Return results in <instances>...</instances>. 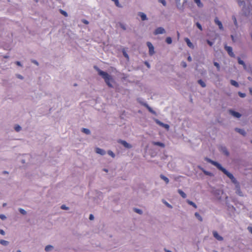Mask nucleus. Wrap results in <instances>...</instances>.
<instances>
[{
  "instance_id": "f257e3e1",
  "label": "nucleus",
  "mask_w": 252,
  "mask_h": 252,
  "mask_svg": "<svg viewBox=\"0 0 252 252\" xmlns=\"http://www.w3.org/2000/svg\"><path fill=\"white\" fill-rule=\"evenodd\" d=\"M205 160L207 162L211 163L212 164L216 166L224 174H225L230 179H231V181L234 183L236 184L237 183L236 179L235 178L234 176L230 173H229L228 171H227L224 168H223L220 163L218 162L212 160V159L205 158Z\"/></svg>"
},
{
  "instance_id": "f03ea898",
  "label": "nucleus",
  "mask_w": 252,
  "mask_h": 252,
  "mask_svg": "<svg viewBox=\"0 0 252 252\" xmlns=\"http://www.w3.org/2000/svg\"><path fill=\"white\" fill-rule=\"evenodd\" d=\"M94 69L98 72V74L101 76L104 80L106 84L110 87H112L110 83V81L112 80L111 76L108 74L107 72L100 70L96 66H94Z\"/></svg>"
},
{
  "instance_id": "7ed1b4c3",
  "label": "nucleus",
  "mask_w": 252,
  "mask_h": 252,
  "mask_svg": "<svg viewBox=\"0 0 252 252\" xmlns=\"http://www.w3.org/2000/svg\"><path fill=\"white\" fill-rule=\"evenodd\" d=\"M147 45L149 48V55L151 56L153 55L155 53V51H154V47L153 44L150 42H147Z\"/></svg>"
},
{
  "instance_id": "20e7f679",
  "label": "nucleus",
  "mask_w": 252,
  "mask_h": 252,
  "mask_svg": "<svg viewBox=\"0 0 252 252\" xmlns=\"http://www.w3.org/2000/svg\"><path fill=\"white\" fill-rule=\"evenodd\" d=\"M165 33V31L164 28L162 27H158L155 30L154 32L155 35H158L159 34H163Z\"/></svg>"
},
{
  "instance_id": "39448f33",
  "label": "nucleus",
  "mask_w": 252,
  "mask_h": 252,
  "mask_svg": "<svg viewBox=\"0 0 252 252\" xmlns=\"http://www.w3.org/2000/svg\"><path fill=\"white\" fill-rule=\"evenodd\" d=\"M224 48L230 57H234L235 55L232 51V48L231 47L225 45Z\"/></svg>"
},
{
  "instance_id": "423d86ee",
  "label": "nucleus",
  "mask_w": 252,
  "mask_h": 252,
  "mask_svg": "<svg viewBox=\"0 0 252 252\" xmlns=\"http://www.w3.org/2000/svg\"><path fill=\"white\" fill-rule=\"evenodd\" d=\"M118 143L122 144L125 148L130 149L132 147V146L127 143L126 141L119 139L118 140Z\"/></svg>"
},
{
  "instance_id": "0eeeda50",
  "label": "nucleus",
  "mask_w": 252,
  "mask_h": 252,
  "mask_svg": "<svg viewBox=\"0 0 252 252\" xmlns=\"http://www.w3.org/2000/svg\"><path fill=\"white\" fill-rule=\"evenodd\" d=\"M213 234L214 237L218 240L221 241L223 240V237L219 235L216 231H213Z\"/></svg>"
},
{
  "instance_id": "6e6552de",
  "label": "nucleus",
  "mask_w": 252,
  "mask_h": 252,
  "mask_svg": "<svg viewBox=\"0 0 252 252\" xmlns=\"http://www.w3.org/2000/svg\"><path fill=\"white\" fill-rule=\"evenodd\" d=\"M215 23L218 25L219 29L221 30H223V26L221 22L219 20L218 17H216L215 19Z\"/></svg>"
},
{
  "instance_id": "1a4fd4ad",
  "label": "nucleus",
  "mask_w": 252,
  "mask_h": 252,
  "mask_svg": "<svg viewBox=\"0 0 252 252\" xmlns=\"http://www.w3.org/2000/svg\"><path fill=\"white\" fill-rule=\"evenodd\" d=\"M229 113L230 114H231L234 117L238 118H239L241 116V115L239 113L235 112L232 110H229Z\"/></svg>"
},
{
  "instance_id": "9d476101",
  "label": "nucleus",
  "mask_w": 252,
  "mask_h": 252,
  "mask_svg": "<svg viewBox=\"0 0 252 252\" xmlns=\"http://www.w3.org/2000/svg\"><path fill=\"white\" fill-rule=\"evenodd\" d=\"M156 123L159 126H160L163 127H165V128H166L167 129H168L169 128V126L168 125L163 124V123L161 122L160 121H159L158 120H156Z\"/></svg>"
},
{
  "instance_id": "9b49d317",
  "label": "nucleus",
  "mask_w": 252,
  "mask_h": 252,
  "mask_svg": "<svg viewBox=\"0 0 252 252\" xmlns=\"http://www.w3.org/2000/svg\"><path fill=\"white\" fill-rule=\"evenodd\" d=\"M185 41L186 42L188 46L190 48H192L193 49L194 48V46L193 45V44L190 42V40L186 37L185 38Z\"/></svg>"
},
{
  "instance_id": "f8f14e48",
  "label": "nucleus",
  "mask_w": 252,
  "mask_h": 252,
  "mask_svg": "<svg viewBox=\"0 0 252 252\" xmlns=\"http://www.w3.org/2000/svg\"><path fill=\"white\" fill-rule=\"evenodd\" d=\"M95 152L96 153L100 154L101 155H104L105 154V152L104 150L99 148H96L95 149Z\"/></svg>"
},
{
  "instance_id": "ddd939ff",
  "label": "nucleus",
  "mask_w": 252,
  "mask_h": 252,
  "mask_svg": "<svg viewBox=\"0 0 252 252\" xmlns=\"http://www.w3.org/2000/svg\"><path fill=\"white\" fill-rule=\"evenodd\" d=\"M235 130L243 136H245L246 134L245 131L243 129L236 128Z\"/></svg>"
},
{
  "instance_id": "4468645a",
  "label": "nucleus",
  "mask_w": 252,
  "mask_h": 252,
  "mask_svg": "<svg viewBox=\"0 0 252 252\" xmlns=\"http://www.w3.org/2000/svg\"><path fill=\"white\" fill-rule=\"evenodd\" d=\"M152 143L154 145L158 146H160V147H162V148H164L165 147V145L163 143H161V142H155V141H154V142H152Z\"/></svg>"
},
{
  "instance_id": "2eb2a0df",
  "label": "nucleus",
  "mask_w": 252,
  "mask_h": 252,
  "mask_svg": "<svg viewBox=\"0 0 252 252\" xmlns=\"http://www.w3.org/2000/svg\"><path fill=\"white\" fill-rule=\"evenodd\" d=\"M138 15L140 16L142 21H145L147 20V16L145 14L142 12H139Z\"/></svg>"
},
{
  "instance_id": "dca6fc26",
  "label": "nucleus",
  "mask_w": 252,
  "mask_h": 252,
  "mask_svg": "<svg viewBox=\"0 0 252 252\" xmlns=\"http://www.w3.org/2000/svg\"><path fill=\"white\" fill-rule=\"evenodd\" d=\"M178 192L183 198H185L187 197L186 194L181 189H178Z\"/></svg>"
},
{
  "instance_id": "f3484780",
  "label": "nucleus",
  "mask_w": 252,
  "mask_h": 252,
  "mask_svg": "<svg viewBox=\"0 0 252 252\" xmlns=\"http://www.w3.org/2000/svg\"><path fill=\"white\" fill-rule=\"evenodd\" d=\"M230 83L232 85L235 86V87H239V84L238 83V82H237L235 80H230Z\"/></svg>"
},
{
  "instance_id": "a211bd4d",
  "label": "nucleus",
  "mask_w": 252,
  "mask_h": 252,
  "mask_svg": "<svg viewBox=\"0 0 252 252\" xmlns=\"http://www.w3.org/2000/svg\"><path fill=\"white\" fill-rule=\"evenodd\" d=\"M160 177L161 178V179L163 180L165 182V183L166 184H168L169 183V179H168V178H167L166 177H165L163 175L161 174L160 175Z\"/></svg>"
},
{
  "instance_id": "6ab92c4d",
  "label": "nucleus",
  "mask_w": 252,
  "mask_h": 252,
  "mask_svg": "<svg viewBox=\"0 0 252 252\" xmlns=\"http://www.w3.org/2000/svg\"><path fill=\"white\" fill-rule=\"evenodd\" d=\"M187 202L190 205L193 206L194 208H197L196 205L192 201L189 200H187Z\"/></svg>"
},
{
  "instance_id": "aec40b11",
  "label": "nucleus",
  "mask_w": 252,
  "mask_h": 252,
  "mask_svg": "<svg viewBox=\"0 0 252 252\" xmlns=\"http://www.w3.org/2000/svg\"><path fill=\"white\" fill-rule=\"evenodd\" d=\"M0 244L3 246H7L9 244V242L6 240L0 239Z\"/></svg>"
},
{
  "instance_id": "412c9836",
  "label": "nucleus",
  "mask_w": 252,
  "mask_h": 252,
  "mask_svg": "<svg viewBox=\"0 0 252 252\" xmlns=\"http://www.w3.org/2000/svg\"><path fill=\"white\" fill-rule=\"evenodd\" d=\"M194 215L199 221H202L203 220L202 218L201 217V216L199 215V214L198 213L196 212L195 213Z\"/></svg>"
},
{
  "instance_id": "4be33fe9",
  "label": "nucleus",
  "mask_w": 252,
  "mask_h": 252,
  "mask_svg": "<svg viewBox=\"0 0 252 252\" xmlns=\"http://www.w3.org/2000/svg\"><path fill=\"white\" fill-rule=\"evenodd\" d=\"M198 84H199L200 85V86L204 88L206 87V84L202 80H201V79L199 80L198 81Z\"/></svg>"
},
{
  "instance_id": "5701e85b",
  "label": "nucleus",
  "mask_w": 252,
  "mask_h": 252,
  "mask_svg": "<svg viewBox=\"0 0 252 252\" xmlns=\"http://www.w3.org/2000/svg\"><path fill=\"white\" fill-rule=\"evenodd\" d=\"M82 131L84 133L87 134H90V130L89 129H87V128H83L82 129Z\"/></svg>"
},
{
  "instance_id": "b1692460",
  "label": "nucleus",
  "mask_w": 252,
  "mask_h": 252,
  "mask_svg": "<svg viewBox=\"0 0 252 252\" xmlns=\"http://www.w3.org/2000/svg\"><path fill=\"white\" fill-rule=\"evenodd\" d=\"M52 249H53V246H52L51 245H48V246H46V247L45 248V250L46 252H48V251L51 250Z\"/></svg>"
},
{
  "instance_id": "393cba45",
  "label": "nucleus",
  "mask_w": 252,
  "mask_h": 252,
  "mask_svg": "<svg viewBox=\"0 0 252 252\" xmlns=\"http://www.w3.org/2000/svg\"><path fill=\"white\" fill-rule=\"evenodd\" d=\"M115 2V5L119 7H122L121 5L119 3L118 0H112Z\"/></svg>"
},
{
  "instance_id": "a878e982",
  "label": "nucleus",
  "mask_w": 252,
  "mask_h": 252,
  "mask_svg": "<svg viewBox=\"0 0 252 252\" xmlns=\"http://www.w3.org/2000/svg\"><path fill=\"white\" fill-rule=\"evenodd\" d=\"M172 38L170 37H167L166 38V42H167V43L170 44L172 43Z\"/></svg>"
},
{
  "instance_id": "bb28decb",
  "label": "nucleus",
  "mask_w": 252,
  "mask_h": 252,
  "mask_svg": "<svg viewBox=\"0 0 252 252\" xmlns=\"http://www.w3.org/2000/svg\"><path fill=\"white\" fill-rule=\"evenodd\" d=\"M60 12L62 14H63L64 16H65V17L67 16V13L65 11H64L62 9H60Z\"/></svg>"
},
{
  "instance_id": "cd10ccee",
  "label": "nucleus",
  "mask_w": 252,
  "mask_h": 252,
  "mask_svg": "<svg viewBox=\"0 0 252 252\" xmlns=\"http://www.w3.org/2000/svg\"><path fill=\"white\" fill-rule=\"evenodd\" d=\"M214 64L215 66L217 67V69H218V70H220V64L219 63H218L217 62H214Z\"/></svg>"
},
{
  "instance_id": "c85d7f7f",
  "label": "nucleus",
  "mask_w": 252,
  "mask_h": 252,
  "mask_svg": "<svg viewBox=\"0 0 252 252\" xmlns=\"http://www.w3.org/2000/svg\"><path fill=\"white\" fill-rule=\"evenodd\" d=\"M201 170H202V171L204 172V173L206 175H211V173L208 172V171H207L206 170H205L204 169H203V168H201Z\"/></svg>"
},
{
  "instance_id": "c756f323",
  "label": "nucleus",
  "mask_w": 252,
  "mask_h": 252,
  "mask_svg": "<svg viewBox=\"0 0 252 252\" xmlns=\"http://www.w3.org/2000/svg\"><path fill=\"white\" fill-rule=\"evenodd\" d=\"M158 2L162 3L163 6L166 5V2L165 0H158Z\"/></svg>"
},
{
  "instance_id": "7c9ffc66",
  "label": "nucleus",
  "mask_w": 252,
  "mask_h": 252,
  "mask_svg": "<svg viewBox=\"0 0 252 252\" xmlns=\"http://www.w3.org/2000/svg\"><path fill=\"white\" fill-rule=\"evenodd\" d=\"M21 126L19 125H17L15 126V130L16 131H19L21 130Z\"/></svg>"
},
{
  "instance_id": "2f4dec72",
  "label": "nucleus",
  "mask_w": 252,
  "mask_h": 252,
  "mask_svg": "<svg viewBox=\"0 0 252 252\" xmlns=\"http://www.w3.org/2000/svg\"><path fill=\"white\" fill-rule=\"evenodd\" d=\"M108 154L110 156H111L112 157H113V158H114V157H115V155L114 153L112 151H108Z\"/></svg>"
},
{
  "instance_id": "473e14b6",
  "label": "nucleus",
  "mask_w": 252,
  "mask_h": 252,
  "mask_svg": "<svg viewBox=\"0 0 252 252\" xmlns=\"http://www.w3.org/2000/svg\"><path fill=\"white\" fill-rule=\"evenodd\" d=\"M196 25L197 26V27L200 30V31H202V26L201 25H200V23H199L198 22H197L196 24Z\"/></svg>"
},
{
  "instance_id": "72a5a7b5",
  "label": "nucleus",
  "mask_w": 252,
  "mask_h": 252,
  "mask_svg": "<svg viewBox=\"0 0 252 252\" xmlns=\"http://www.w3.org/2000/svg\"><path fill=\"white\" fill-rule=\"evenodd\" d=\"M134 210L135 212H136L137 213H138L139 214H141L142 213V211L140 209L134 208Z\"/></svg>"
},
{
  "instance_id": "f704fd0d",
  "label": "nucleus",
  "mask_w": 252,
  "mask_h": 252,
  "mask_svg": "<svg viewBox=\"0 0 252 252\" xmlns=\"http://www.w3.org/2000/svg\"><path fill=\"white\" fill-rule=\"evenodd\" d=\"M19 212H20L22 214H23V215H25V214H26V211L25 210H24V209H23L20 208V209H19Z\"/></svg>"
},
{
  "instance_id": "c9c22d12",
  "label": "nucleus",
  "mask_w": 252,
  "mask_h": 252,
  "mask_svg": "<svg viewBox=\"0 0 252 252\" xmlns=\"http://www.w3.org/2000/svg\"><path fill=\"white\" fill-rule=\"evenodd\" d=\"M232 19H233V22H234V23L235 25L236 26H237V20H236V17H235L234 16H233L232 17Z\"/></svg>"
},
{
  "instance_id": "e433bc0d",
  "label": "nucleus",
  "mask_w": 252,
  "mask_h": 252,
  "mask_svg": "<svg viewBox=\"0 0 252 252\" xmlns=\"http://www.w3.org/2000/svg\"><path fill=\"white\" fill-rule=\"evenodd\" d=\"M194 2L198 5V6H200L201 4L200 0H194Z\"/></svg>"
},
{
  "instance_id": "4c0bfd02",
  "label": "nucleus",
  "mask_w": 252,
  "mask_h": 252,
  "mask_svg": "<svg viewBox=\"0 0 252 252\" xmlns=\"http://www.w3.org/2000/svg\"><path fill=\"white\" fill-rule=\"evenodd\" d=\"M238 94L241 97H244L246 96V94H244V93H241V92H239L238 93Z\"/></svg>"
},
{
  "instance_id": "58836bf2",
  "label": "nucleus",
  "mask_w": 252,
  "mask_h": 252,
  "mask_svg": "<svg viewBox=\"0 0 252 252\" xmlns=\"http://www.w3.org/2000/svg\"><path fill=\"white\" fill-rule=\"evenodd\" d=\"M238 63L240 64L245 65L244 62L242 60H241L240 58L238 59Z\"/></svg>"
},
{
  "instance_id": "ea45409f",
  "label": "nucleus",
  "mask_w": 252,
  "mask_h": 252,
  "mask_svg": "<svg viewBox=\"0 0 252 252\" xmlns=\"http://www.w3.org/2000/svg\"><path fill=\"white\" fill-rule=\"evenodd\" d=\"M61 208L63 210H67L68 209L65 205H62L61 206Z\"/></svg>"
},
{
  "instance_id": "a19ab883",
  "label": "nucleus",
  "mask_w": 252,
  "mask_h": 252,
  "mask_svg": "<svg viewBox=\"0 0 252 252\" xmlns=\"http://www.w3.org/2000/svg\"><path fill=\"white\" fill-rule=\"evenodd\" d=\"M82 21L85 24H86V25L89 24V22L87 20H86V19H83L82 20Z\"/></svg>"
},
{
  "instance_id": "79ce46f5",
  "label": "nucleus",
  "mask_w": 252,
  "mask_h": 252,
  "mask_svg": "<svg viewBox=\"0 0 252 252\" xmlns=\"http://www.w3.org/2000/svg\"><path fill=\"white\" fill-rule=\"evenodd\" d=\"M123 55L126 59H128V56L126 52H123Z\"/></svg>"
},
{
  "instance_id": "37998d69",
  "label": "nucleus",
  "mask_w": 252,
  "mask_h": 252,
  "mask_svg": "<svg viewBox=\"0 0 252 252\" xmlns=\"http://www.w3.org/2000/svg\"><path fill=\"white\" fill-rule=\"evenodd\" d=\"M164 203L165 204V205L169 208H172V206L169 204L168 203H167V202L165 201L164 202Z\"/></svg>"
},
{
  "instance_id": "c03bdc74",
  "label": "nucleus",
  "mask_w": 252,
  "mask_h": 252,
  "mask_svg": "<svg viewBox=\"0 0 252 252\" xmlns=\"http://www.w3.org/2000/svg\"><path fill=\"white\" fill-rule=\"evenodd\" d=\"M144 106H145L148 109V110L150 111H151V112L152 111V109L151 108V107H150L147 104H145Z\"/></svg>"
},
{
  "instance_id": "a18cd8bd",
  "label": "nucleus",
  "mask_w": 252,
  "mask_h": 252,
  "mask_svg": "<svg viewBox=\"0 0 252 252\" xmlns=\"http://www.w3.org/2000/svg\"><path fill=\"white\" fill-rule=\"evenodd\" d=\"M0 218L2 220L6 219V217L4 215H0Z\"/></svg>"
},
{
  "instance_id": "49530a36",
  "label": "nucleus",
  "mask_w": 252,
  "mask_h": 252,
  "mask_svg": "<svg viewBox=\"0 0 252 252\" xmlns=\"http://www.w3.org/2000/svg\"><path fill=\"white\" fill-rule=\"evenodd\" d=\"M0 234L4 235H5V232L2 229H0Z\"/></svg>"
},
{
  "instance_id": "de8ad7c7",
  "label": "nucleus",
  "mask_w": 252,
  "mask_h": 252,
  "mask_svg": "<svg viewBox=\"0 0 252 252\" xmlns=\"http://www.w3.org/2000/svg\"><path fill=\"white\" fill-rule=\"evenodd\" d=\"M248 229L249 230V231L252 234V227L251 226H249L248 227Z\"/></svg>"
},
{
  "instance_id": "09e8293b",
  "label": "nucleus",
  "mask_w": 252,
  "mask_h": 252,
  "mask_svg": "<svg viewBox=\"0 0 252 252\" xmlns=\"http://www.w3.org/2000/svg\"><path fill=\"white\" fill-rule=\"evenodd\" d=\"M89 219L90 220H93L94 219V216L92 214H91L89 217Z\"/></svg>"
},
{
  "instance_id": "8fccbe9b",
  "label": "nucleus",
  "mask_w": 252,
  "mask_h": 252,
  "mask_svg": "<svg viewBox=\"0 0 252 252\" xmlns=\"http://www.w3.org/2000/svg\"><path fill=\"white\" fill-rule=\"evenodd\" d=\"M207 43L211 46L213 45V43L209 40H207Z\"/></svg>"
},
{
  "instance_id": "3c124183",
  "label": "nucleus",
  "mask_w": 252,
  "mask_h": 252,
  "mask_svg": "<svg viewBox=\"0 0 252 252\" xmlns=\"http://www.w3.org/2000/svg\"><path fill=\"white\" fill-rule=\"evenodd\" d=\"M17 77L21 79L23 78V76H21V75H17Z\"/></svg>"
},
{
  "instance_id": "603ef678",
  "label": "nucleus",
  "mask_w": 252,
  "mask_h": 252,
  "mask_svg": "<svg viewBox=\"0 0 252 252\" xmlns=\"http://www.w3.org/2000/svg\"><path fill=\"white\" fill-rule=\"evenodd\" d=\"M224 152H225V155L226 156H228L229 153H228V152L227 150H225Z\"/></svg>"
},
{
  "instance_id": "864d4df0",
  "label": "nucleus",
  "mask_w": 252,
  "mask_h": 252,
  "mask_svg": "<svg viewBox=\"0 0 252 252\" xmlns=\"http://www.w3.org/2000/svg\"><path fill=\"white\" fill-rule=\"evenodd\" d=\"M183 66L185 67L186 66V63L185 62H183Z\"/></svg>"
},
{
  "instance_id": "5fc2aeb1",
  "label": "nucleus",
  "mask_w": 252,
  "mask_h": 252,
  "mask_svg": "<svg viewBox=\"0 0 252 252\" xmlns=\"http://www.w3.org/2000/svg\"><path fill=\"white\" fill-rule=\"evenodd\" d=\"M188 60L189 62H190L191 61V58L189 56L188 58Z\"/></svg>"
},
{
  "instance_id": "6e6d98bb",
  "label": "nucleus",
  "mask_w": 252,
  "mask_h": 252,
  "mask_svg": "<svg viewBox=\"0 0 252 252\" xmlns=\"http://www.w3.org/2000/svg\"><path fill=\"white\" fill-rule=\"evenodd\" d=\"M16 63L18 65H21V63L20 62L17 61L16 62Z\"/></svg>"
},
{
  "instance_id": "4d7b16f0",
  "label": "nucleus",
  "mask_w": 252,
  "mask_h": 252,
  "mask_svg": "<svg viewBox=\"0 0 252 252\" xmlns=\"http://www.w3.org/2000/svg\"><path fill=\"white\" fill-rule=\"evenodd\" d=\"M33 63H34L35 64H36V65H38V63L37 62V61H33L32 62Z\"/></svg>"
},
{
  "instance_id": "13d9d810",
  "label": "nucleus",
  "mask_w": 252,
  "mask_h": 252,
  "mask_svg": "<svg viewBox=\"0 0 252 252\" xmlns=\"http://www.w3.org/2000/svg\"><path fill=\"white\" fill-rule=\"evenodd\" d=\"M165 251L166 252H172L171 251H169V250H166V249H164Z\"/></svg>"
},
{
  "instance_id": "bf43d9fd",
  "label": "nucleus",
  "mask_w": 252,
  "mask_h": 252,
  "mask_svg": "<svg viewBox=\"0 0 252 252\" xmlns=\"http://www.w3.org/2000/svg\"><path fill=\"white\" fill-rule=\"evenodd\" d=\"M250 93L252 94V88L250 89Z\"/></svg>"
},
{
  "instance_id": "052dcab7",
  "label": "nucleus",
  "mask_w": 252,
  "mask_h": 252,
  "mask_svg": "<svg viewBox=\"0 0 252 252\" xmlns=\"http://www.w3.org/2000/svg\"><path fill=\"white\" fill-rule=\"evenodd\" d=\"M124 30H126V28L124 26L121 27Z\"/></svg>"
},
{
  "instance_id": "680f3d73",
  "label": "nucleus",
  "mask_w": 252,
  "mask_h": 252,
  "mask_svg": "<svg viewBox=\"0 0 252 252\" xmlns=\"http://www.w3.org/2000/svg\"><path fill=\"white\" fill-rule=\"evenodd\" d=\"M177 34H178V36L179 37V35H180V33H179V32H177Z\"/></svg>"
},
{
  "instance_id": "e2e57ef3",
  "label": "nucleus",
  "mask_w": 252,
  "mask_h": 252,
  "mask_svg": "<svg viewBox=\"0 0 252 252\" xmlns=\"http://www.w3.org/2000/svg\"><path fill=\"white\" fill-rule=\"evenodd\" d=\"M17 252H21V251L20 250H18Z\"/></svg>"
},
{
  "instance_id": "0e129e2a",
  "label": "nucleus",
  "mask_w": 252,
  "mask_h": 252,
  "mask_svg": "<svg viewBox=\"0 0 252 252\" xmlns=\"http://www.w3.org/2000/svg\"><path fill=\"white\" fill-rule=\"evenodd\" d=\"M104 170L105 171H106V172H107V171H108V170H107V169H104Z\"/></svg>"
},
{
  "instance_id": "69168bd1",
  "label": "nucleus",
  "mask_w": 252,
  "mask_h": 252,
  "mask_svg": "<svg viewBox=\"0 0 252 252\" xmlns=\"http://www.w3.org/2000/svg\"><path fill=\"white\" fill-rule=\"evenodd\" d=\"M74 86H77V84H74Z\"/></svg>"
},
{
  "instance_id": "338daca9",
  "label": "nucleus",
  "mask_w": 252,
  "mask_h": 252,
  "mask_svg": "<svg viewBox=\"0 0 252 252\" xmlns=\"http://www.w3.org/2000/svg\"><path fill=\"white\" fill-rule=\"evenodd\" d=\"M3 206H5V204H3Z\"/></svg>"
},
{
  "instance_id": "774afa93",
  "label": "nucleus",
  "mask_w": 252,
  "mask_h": 252,
  "mask_svg": "<svg viewBox=\"0 0 252 252\" xmlns=\"http://www.w3.org/2000/svg\"><path fill=\"white\" fill-rule=\"evenodd\" d=\"M214 252H217V251H214Z\"/></svg>"
}]
</instances>
